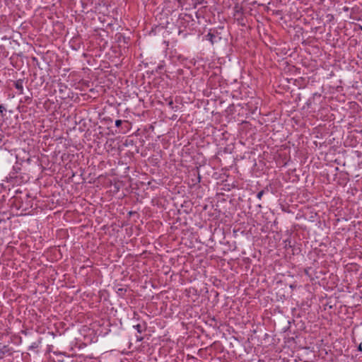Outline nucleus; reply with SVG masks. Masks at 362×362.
Masks as SVG:
<instances>
[{"label":"nucleus","mask_w":362,"mask_h":362,"mask_svg":"<svg viewBox=\"0 0 362 362\" xmlns=\"http://www.w3.org/2000/svg\"><path fill=\"white\" fill-rule=\"evenodd\" d=\"M146 323L143 322L142 323H138L136 325H133V327L136 330V332L139 334L145 332L146 329Z\"/></svg>","instance_id":"nucleus-1"},{"label":"nucleus","mask_w":362,"mask_h":362,"mask_svg":"<svg viewBox=\"0 0 362 362\" xmlns=\"http://www.w3.org/2000/svg\"><path fill=\"white\" fill-rule=\"evenodd\" d=\"M14 86L18 90L19 94L23 93V81L18 79L14 82Z\"/></svg>","instance_id":"nucleus-2"},{"label":"nucleus","mask_w":362,"mask_h":362,"mask_svg":"<svg viewBox=\"0 0 362 362\" xmlns=\"http://www.w3.org/2000/svg\"><path fill=\"white\" fill-rule=\"evenodd\" d=\"M9 351V349L7 346H3L1 349H0V358H2L4 355H5L6 354H7Z\"/></svg>","instance_id":"nucleus-3"},{"label":"nucleus","mask_w":362,"mask_h":362,"mask_svg":"<svg viewBox=\"0 0 362 362\" xmlns=\"http://www.w3.org/2000/svg\"><path fill=\"white\" fill-rule=\"evenodd\" d=\"M206 39L208 40H209L211 44H214V38L216 37L215 35L211 33H209L206 35Z\"/></svg>","instance_id":"nucleus-4"},{"label":"nucleus","mask_w":362,"mask_h":362,"mask_svg":"<svg viewBox=\"0 0 362 362\" xmlns=\"http://www.w3.org/2000/svg\"><path fill=\"white\" fill-rule=\"evenodd\" d=\"M166 101H168V107L173 110L174 109V103H173V100L171 98H166L165 99Z\"/></svg>","instance_id":"nucleus-5"},{"label":"nucleus","mask_w":362,"mask_h":362,"mask_svg":"<svg viewBox=\"0 0 362 362\" xmlns=\"http://www.w3.org/2000/svg\"><path fill=\"white\" fill-rule=\"evenodd\" d=\"M264 194V190L259 191L257 194V198L260 200Z\"/></svg>","instance_id":"nucleus-6"},{"label":"nucleus","mask_w":362,"mask_h":362,"mask_svg":"<svg viewBox=\"0 0 362 362\" xmlns=\"http://www.w3.org/2000/svg\"><path fill=\"white\" fill-rule=\"evenodd\" d=\"M122 120H120V119H117V120L115 121V126H116V127H119L122 124Z\"/></svg>","instance_id":"nucleus-7"},{"label":"nucleus","mask_w":362,"mask_h":362,"mask_svg":"<svg viewBox=\"0 0 362 362\" xmlns=\"http://www.w3.org/2000/svg\"><path fill=\"white\" fill-rule=\"evenodd\" d=\"M4 111H6V108L3 105H0V112L3 113Z\"/></svg>","instance_id":"nucleus-8"},{"label":"nucleus","mask_w":362,"mask_h":362,"mask_svg":"<svg viewBox=\"0 0 362 362\" xmlns=\"http://www.w3.org/2000/svg\"><path fill=\"white\" fill-rule=\"evenodd\" d=\"M136 341H141L144 339V338L142 337L139 336V335L136 336Z\"/></svg>","instance_id":"nucleus-9"},{"label":"nucleus","mask_w":362,"mask_h":362,"mask_svg":"<svg viewBox=\"0 0 362 362\" xmlns=\"http://www.w3.org/2000/svg\"><path fill=\"white\" fill-rule=\"evenodd\" d=\"M285 243H286V247H287L288 245L289 247H291V245H290L291 244V241L289 240H285Z\"/></svg>","instance_id":"nucleus-10"},{"label":"nucleus","mask_w":362,"mask_h":362,"mask_svg":"<svg viewBox=\"0 0 362 362\" xmlns=\"http://www.w3.org/2000/svg\"><path fill=\"white\" fill-rule=\"evenodd\" d=\"M358 350L362 353V345L361 344H359L358 347Z\"/></svg>","instance_id":"nucleus-11"},{"label":"nucleus","mask_w":362,"mask_h":362,"mask_svg":"<svg viewBox=\"0 0 362 362\" xmlns=\"http://www.w3.org/2000/svg\"><path fill=\"white\" fill-rule=\"evenodd\" d=\"M205 1V0H199L198 4H203Z\"/></svg>","instance_id":"nucleus-12"},{"label":"nucleus","mask_w":362,"mask_h":362,"mask_svg":"<svg viewBox=\"0 0 362 362\" xmlns=\"http://www.w3.org/2000/svg\"><path fill=\"white\" fill-rule=\"evenodd\" d=\"M2 221H3V220H2V219H0V223H1Z\"/></svg>","instance_id":"nucleus-13"}]
</instances>
